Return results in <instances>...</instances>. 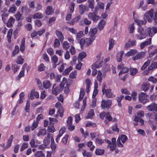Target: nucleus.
<instances>
[{"label":"nucleus","instance_id":"f257e3e1","mask_svg":"<svg viewBox=\"0 0 157 157\" xmlns=\"http://www.w3.org/2000/svg\"><path fill=\"white\" fill-rule=\"evenodd\" d=\"M137 32L139 33L137 34V36L136 37L137 39L140 38V39H142L145 38L147 36L145 31L143 28L141 26H139L137 29Z\"/></svg>","mask_w":157,"mask_h":157},{"label":"nucleus","instance_id":"f03ea898","mask_svg":"<svg viewBox=\"0 0 157 157\" xmlns=\"http://www.w3.org/2000/svg\"><path fill=\"white\" fill-rule=\"evenodd\" d=\"M128 139L127 136L124 135H122L119 136L117 141V144L119 147H123V145L121 142V140L123 143H124L125 141Z\"/></svg>","mask_w":157,"mask_h":157},{"label":"nucleus","instance_id":"7ed1b4c3","mask_svg":"<svg viewBox=\"0 0 157 157\" xmlns=\"http://www.w3.org/2000/svg\"><path fill=\"white\" fill-rule=\"evenodd\" d=\"M154 10L153 9H151L148 12L144 14V16L145 18V19L147 20V21L149 22H151L152 17L153 16V13Z\"/></svg>","mask_w":157,"mask_h":157},{"label":"nucleus","instance_id":"20e7f679","mask_svg":"<svg viewBox=\"0 0 157 157\" xmlns=\"http://www.w3.org/2000/svg\"><path fill=\"white\" fill-rule=\"evenodd\" d=\"M157 68V61L151 63V65L147 68V70H146L142 73L143 75H146L149 73L150 71H152L154 68Z\"/></svg>","mask_w":157,"mask_h":157},{"label":"nucleus","instance_id":"39448f33","mask_svg":"<svg viewBox=\"0 0 157 157\" xmlns=\"http://www.w3.org/2000/svg\"><path fill=\"white\" fill-rule=\"evenodd\" d=\"M93 41V40H80L79 43L81 45V49H83V46L87 47L91 44Z\"/></svg>","mask_w":157,"mask_h":157},{"label":"nucleus","instance_id":"423d86ee","mask_svg":"<svg viewBox=\"0 0 157 157\" xmlns=\"http://www.w3.org/2000/svg\"><path fill=\"white\" fill-rule=\"evenodd\" d=\"M147 95L144 93H142L140 94L138 96L139 101L143 104H145L147 102Z\"/></svg>","mask_w":157,"mask_h":157},{"label":"nucleus","instance_id":"0eeeda50","mask_svg":"<svg viewBox=\"0 0 157 157\" xmlns=\"http://www.w3.org/2000/svg\"><path fill=\"white\" fill-rule=\"evenodd\" d=\"M111 104V101L110 100H102L101 101V107L103 109L105 108L109 109L110 108Z\"/></svg>","mask_w":157,"mask_h":157},{"label":"nucleus","instance_id":"6e6552de","mask_svg":"<svg viewBox=\"0 0 157 157\" xmlns=\"http://www.w3.org/2000/svg\"><path fill=\"white\" fill-rule=\"evenodd\" d=\"M88 17L90 19L94 22L97 21L99 19V17L97 15V13H95V12L89 13Z\"/></svg>","mask_w":157,"mask_h":157},{"label":"nucleus","instance_id":"1a4fd4ad","mask_svg":"<svg viewBox=\"0 0 157 157\" xmlns=\"http://www.w3.org/2000/svg\"><path fill=\"white\" fill-rule=\"evenodd\" d=\"M146 53V52H141L136 54V56L132 57V59L133 60L136 61L139 59H142L145 56Z\"/></svg>","mask_w":157,"mask_h":157},{"label":"nucleus","instance_id":"9d476101","mask_svg":"<svg viewBox=\"0 0 157 157\" xmlns=\"http://www.w3.org/2000/svg\"><path fill=\"white\" fill-rule=\"evenodd\" d=\"M55 106L56 108H59L58 111V113L60 117H62L63 116V109L62 108V106L61 104L59 102H57Z\"/></svg>","mask_w":157,"mask_h":157},{"label":"nucleus","instance_id":"9b49d317","mask_svg":"<svg viewBox=\"0 0 157 157\" xmlns=\"http://www.w3.org/2000/svg\"><path fill=\"white\" fill-rule=\"evenodd\" d=\"M147 108L150 111H157V104L155 103H152L147 107Z\"/></svg>","mask_w":157,"mask_h":157},{"label":"nucleus","instance_id":"f8f14e48","mask_svg":"<svg viewBox=\"0 0 157 157\" xmlns=\"http://www.w3.org/2000/svg\"><path fill=\"white\" fill-rule=\"evenodd\" d=\"M55 85V84H54L53 85L52 91V93L53 94H55L56 95L58 94H59L61 91L63 89L59 86L56 87L54 88V87Z\"/></svg>","mask_w":157,"mask_h":157},{"label":"nucleus","instance_id":"ddd939ff","mask_svg":"<svg viewBox=\"0 0 157 157\" xmlns=\"http://www.w3.org/2000/svg\"><path fill=\"white\" fill-rule=\"evenodd\" d=\"M97 32L96 28H91L89 33V36L92 38H95Z\"/></svg>","mask_w":157,"mask_h":157},{"label":"nucleus","instance_id":"4468645a","mask_svg":"<svg viewBox=\"0 0 157 157\" xmlns=\"http://www.w3.org/2000/svg\"><path fill=\"white\" fill-rule=\"evenodd\" d=\"M150 84L148 82H146L143 83L141 86L142 90L145 92L147 91L149 88Z\"/></svg>","mask_w":157,"mask_h":157},{"label":"nucleus","instance_id":"2eb2a0df","mask_svg":"<svg viewBox=\"0 0 157 157\" xmlns=\"http://www.w3.org/2000/svg\"><path fill=\"white\" fill-rule=\"evenodd\" d=\"M106 24V21L104 20H101L98 24V28L100 31L102 30Z\"/></svg>","mask_w":157,"mask_h":157},{"label":"nucleus","instance_id":"dca6fc26","mask_svg":"<svg viewBox=\"0 0 157 157\" xmlns=\"http://www.w3.org/2000/svg\"><path fill=\"white\" fill-rule=\"evenodd\" d=\"M123 51H120L117 53V59L118 62H121L122 61L123 55L124 54Z\"/></svg>","mask_w":157,"mask_h":157},{"label":"nucleus","instance_id":"f3484780","mask_svg":"<svg viewBox=\"0 0 157 157\" xmlns=\"http://www.w3.org/2000/svg\"><path fill=\"white\" fill-rule=\"evenodd\" d=\"M137 53V50L136 49H132L128 52L125 54V56L127 57L133 56L136 54Z\"/></svg>","mask_w":157,"mask_h":157},{"label":"nucleus","instance_id":"a211bd4d","mask_svg":"<svg viewBox=\"0 0 157 157\" xmlns=\"http://www.w3.org/2000/svg\"><path fill=\"white\" fill-rule=\"evenodd\" d=\"M144 20H142L140 19H136L135 20L136 22L137 23L138 25L140 26L143 25H145L147 23V21L145 18H144Z\"/></svg>","mask_w":157,"mask_h":157},{"label":"nucleus","instance_id":"6ab92c4d","mask_svg":"<svg viewBox=\"0 0 157 157\" xmlns=\"http://www.w3.org/2000/svg\"><path fill=\"white\" fill-rule=\"evenodd\" d=\"M54 11L52 6H48L47 7L45 10V13L47 15L52 14L53 13Z\"/></svg>","mask_w":157,"mask_h":157},{"label":"nucleus","instance_id":"aec40b11","mask_svg":"<svg viewBox=\"0 0 157 157\" xmlns=\"http://www.w3.org/2000/svg\"><path fill=\"white\" fill-rule=\"evenodd\" d=\"M104 93H105L107 97L108 98H113L114 96L111 92V90L110 89H108L105 90Z\"/></svg>","mask_w":157,"mask_h":157},{"label":"nucleus","instance_id":"412c9836","mask_svg":"<svg viewBox=\"0 0 157 157\" xmlns=\"http://www.w3.org/2000/svg\"><path fill=\"white\" fill-rule=\"evenodd\" d=\"M136 44V41L135 40H129L128 42L125 44V46L126 48H128L130 46H133L135 45Z\"/></svg>","mask_w":157,"mask_h":157},{"label":"nucleus","instance_id":"4be33fe9","mask_svg":"<svg viewBox=\"0 0 157 157\" xmlns=\"http://www.w3.org/2000/svg\"><path fill=\"white\" fill-rule=\"evenodd\" d=\"M151 40H149L142 43L140 45V48L142 49L145 46L150 44L151 43Z\"/></svg>","mask_w":157,"mask_h":157},{"label":"nucleus","instance_id":"5701e85b","mask_svg":"<svg viewBox=\"0 0 157 157\" xmlns=\"http://www.w3.org/2000/svg\"><path fill=\"white\" fill-rule=\"evenodd\" d=\"M86 6L83 5L81 4L79 5V10L80 13L81 14H82L85 13V11L86 10Z\"/></svg>","mask_w":157,"mask_h":157},{"label":"nucleus","instance_id":"b1692460","mask_svg":"<svg viewBox=\"0 0 157 157\" xmlns=\"http://www.w3.org/2000/svg\"><path fill=\"white\" fill-rule=\"evenodd\" d=\"M43 86L45 89H48L51 87V84L50 81L48 80H45L43 82Z\"/></svg>","mask_w":157,"mask_h":157},{"label":"nucleus","instance_id":"393cba45","mask_svg":"<svg viewBox=\"0 0 157 157\" xmlns=\"http://www.w3.org/2000/svg\"><path fill=\"white\" fill-rule=\"evenodd\" d=\"M50 135L48 133L47 134V136L46 137L45 139L44 140V144L45 145H48L50 143Z\"/></svg>","mask_w":157,"mask_h":157},{"label":"nucleus","instance_id":"a878e982","mask_svg":"<svg viewBox=\"0 0 157 157\" xmlns=\"http://www.w3.org/2000/svg\"><path fill=\"white\" fill-rule=\"evenodd\" d=\"M51 148L52 150H55L56 148V144L54 143L53 137L51 136Z\"/></svg>","mask_w":157,"mask_h":157},{"label":"nucleus","instance_id":"bb28decb","mask_svg":"<svg viewBox=\"0 0 157 157\" xmlns=\"http://www.w3.org/2000/svg\"><path fill=\"white\" fill-rule=\"evenodd\" d=\"M19 52V47L18 46H15V49L13 52L12 54V56H14L16 54H18Z\"/></svg>","mask_w":157,"mask_h":157},{"label":"nucleus","instance_id":"cd10ccee","mask_svg":"<svg viewBox=\"0 0 157 157\" xmlns=\"http://www.w3.org/2000/svg\"><path fill=\"white\" fill-rule=\"evenodd\" d=\"M15 20L14 19L11 17L8 20L7 24V25L8 27H11L12 26V24L14 22Z\"/></svg>","mask_w":157,"mask_h":157},{"label":"nucleus","instance_id":"c85d7f7f","mask_svg":"<svg viewBox=\"0 0 157 157\" xmlns=\"http://www.w3.org/2000/svg\"><path fill=\"white\" fill-rule=\"evenodd\" d=\"M98 86V85L97 82L96 81V82H95V88L93 92V95H92L93 98L95 97L96 94L98 93V90L97 89Z\"/></svg>","mask_w":157,"mask_h":157},{"label":"nucleus","instance_id":"c756f323","mask_svg":"<svg viewBox=\"0 0 157 157\" xmlns=\"http://www.w3.org/2000/svg\"><path fill=\"white\" fill-rule=\"evenodd\" d=\"M56 33L59 39H63L64 38L61 31L57 30L56 31Z\"/></svg>","mask_w":157,"mask_h":157},{"label":"nucleus","instance_id":"7c9ffc66","mask_svg":"<svg viewBox=\"0 0 157 157\" xmlns=\"http://www.w3.org/2000/svg\"><path fill=\"white\" fill-rule=\"evenodd\" d=\"M95 153L97 155H102L104 154V150L103 149L97 148L96 150Z\"/></svg>","mask_w":157,"mask_h":157},{"label":"nucleus","instance_id":"2f4dec72","mask_svg":"<svg viewBox=\"0 0 157 157\" xmlns=\"http://www.w3.org/2000/svg\"><path fill=\"white\" fill-rule=\"evenodd\" d=\"M97 78V80L99 82H101V81L103 79V76L102 75V73L100 70H99L98 71Z\"/></svg>","mask_w":157,"mask_h":157},{"label":"nucleus","instance_id":"473e14b6","mask_svg":"<svg viewBox=\"0 0 157 157\" xmlns=\"http://www.w3.org/2000/svg\"><path fill=\"white\" fill-rule=\"evenodd\" d=\"M86 56V54L84 52H82L78 55V60L81 61Z\"/></svg>","mask_w":157,"mask_h":157},{"label":"nucleus","instance_id":"72a5a7b5","mask_svg":"<svg viewBox=\"0 0 157 157\" xmlns=\"http://www.w3.org/2000/svg\"><path fill=\"white\" fill-rule=\"evenodd\" d=\"M35 155L37 157H44L45 155L43 153L42 151H38L36 152Z\"/></svg>","mask_w":157,"mask_h":157},{"label":"nucleus","instance_id":"f704fd0d","mask_svg":"<svg viewBox=\"0 0 157 157\" xmlns=\"http://www.w3.org/2000/svg\"><path fill=\"white\" fill-rule=\"evenodd\" d=\"M130 75L132 76L135 75L137 73L138 71L135 68H130Z\"/></svg>","mask_w":157,"mask_h":157},{"label":"nucleus","instance_id":"c9c22d12","mask_svg":"<svg viewBox=\"0 0 157 157\" xmlns=\"http://www.w3.org/2000/svg\"><path fill=\"white\" fill-rule=\"evenodd\" d=\"M151 63V60H148L146 62L143 64L141 67V70H144L147 66H148Z\"/></svg>","mask_w":157,"mask_h":157},{"label":"nucleus","instance_id":"e433bc0d","mask_svg":"<svg viewBox=\"0 0 157 157\" xmlns=\"http://www.w3.org/2000/svg\"><path fill=\"white\" fill-rule=\"evenodd\" d=\"M46 130L45 128L41 129L39 131V132L37 133V136H39L40 135L44 136L46 133Z\"/></svg>","mask_w":157,"mask_h":157},{"label":"nucleus","instance_id":"4c0bfd02","mask_svg":"<svg viewBox=\"0 0 157 157\" xmlns=\"http://www.w3.org/2000/svg\"><path fill=\"white\" fill-rule=\"evenodd\" d=\"M24 60L21 56H19L17 57L16 63L18 64H22L24 63Z\"/></svg>","mask_w":157,"mask_h":157},{"label":"nucleus","instance_id":"58836bf2","mask_svg":"<svg viewBox=\"0 0 157 157\" xmlns=\"http://www.w3.org/2000/svg\"><path fill=\"white\" fill-rule=\"evenodd\" d=\"M30 106V101L28 99L27 101L26 106L25 108V110L26 112L29 113Z\"/></svg>","mask_w":157,"mask_h":157},{"label":"nucleus","instance_id":"ea45409f","mask_svg":"<svg viewBox=\"0 0 157 157\" xmlns=\"http://www.w3.org/2000/svg\"><path fill=\"white\" fill-rule=\"evenodd\" d=\"M43 16L42 14L40 13H35L33 16V17L34 19H41L42 18Z\"/></svg>","mask_w":157,"mask_h":157},{"label":"nucleus","instance_id":"a19ab883","mask_svg":"<svg viewBox=\"0 0 157 157\" xmlns=\"http://www.w3.org/2000/svg\"><path fill=\"white\" fill-rule=\"evenodd\" d=\"M15 16L17 21L23 19V17L22 15L21 14H20L19 12H18L15 14Z\"/></svg>","mask_w":157,"mask_h":157},{"label":"nucleus","instance_id":"79ce46f5","mask_svg":"<svg viewBox=\"0 0 157 157\" xmlns=\"http://www.w3.org/2000/svg\"><path fill=\"white\" fill-rule=\"evenodd\" d=\"M92 144L93 142L91 141L88 142L86 143L87 145L90 147V150L91 151H93L95 148V146L94 145L92 146Z\"/></svg>","mask_w":157,"mask_h":157},{"label":"nucleus","instance_id":"37998d69","mask_svg":"<svg viewBox=\"0 0 157 157\" xmlns=\"http://www.w3.org/2000/svg\"><path fill=\"white\" fill-rule=\"evenodd\" d=\"M129 69L128 67H123L122 70L119 73V75H120L122 73H125L128 71Z\"/></svg>","mask_w":157,"mask_h":157},{"label":"nucleus","instance_id":"c03bdc74","mask_svg":"<svg viewBox=\"0 0 157 157\" xmlns=\"http://www.w3.org/2000/svg\"><path fill=\"white\" fill-rule=\"evenodd\" d=\"M89 4V8L93 9L94 7V0H88V1Z\"/></svg>","mask_w":157,"mask_h":157},{"label":"nucleus","instance_id":"a18cd8bd","mask_svg":"<svg viewBox=\"0 0 157 157\" xmlns=\"http://www.w3.org/2000/svg\"><path fill=\"white\" fill-rule=\"evenodd\" d=\"M128 29L129 33H133L134 30V23H132L128 27Z\"/></svg>","mask_w":157,"mask_h":157},{"label":"nucleus","instance_id":"49530a36","mask_svg":"<svg viewBox=\"0 0 157 157\" xmlns=\"http://www.w3.org/2000/svg\"><path fill=\"white\" fill-rule=\"evenodd\" d=\"M17 10V8L14 4H13L9 9V12L13 13H14Z\"/></svg>","mask_w":157,"mask_h":157},{"label":"nucleus","instance_id":"de8ad7c7","mask_svg":"<svg viewBox=\"0 0 157 157\" xmlns=\"http://www.w3.org/2000/svg\"><path fill=\"white\" fill-rule=\"evenodd\" d=\"M94 115V111L93 109H91L89 112L86 118H91Z\"/></svg>","mask_w":157,"mask_h":157},{"label":"nucleus","instance_id":"09e8293b","mask_svg":"<svg viewBox=\"0 0 157 157\" xmlns=\"http://www.w3.org/2000/svg\"><path fill=\"white\" fill-rule=\"evenodd\" d=\"M115 44L114 40H109V49H110L113 48Z\"/></svg>","mask_w":157,"mask_h":157},{"label":"nucleus","instance_id":"8fccbe9b","mask_svg":"<svg viewBox=\"0 0 157 157\" xmlns=\"http://www.w3.org/2000/svg\"><path fill=\"white\" fill-rule=\"evenodd\" d=\"M82 155L83 156H86V157H91L92 156L90 152H86V150L83 151Z\"/></svg>","mask_w":157,"mask_h":157},{"label":"nucleus","instance_id":"3c124183","mask_svg":"<svg viewBox=\"0 0 157 157\" xmlns=\"http://www.w3.org/2000/svg\"><path fill=\"white\" fill-rule=\"evenodd\" d=\"M72 67L71 66L69 67L68 68L65 69L63 73V75H66L68 74L69 72L72 69Z\"/></svg>","mask_w":157,"mask_h":157},{"label":"nucleus","instance_id":"603ef678","mask_svg":"<svg viewBox=\"0 0 157 157\" xmlns=\"http://www.w3.org/2000/svg\"><path fill=\"white\" fill-rule=\"evenodd\" d=\"M38 122L37 121H34L32 126L31 127V130L33 131L38 126Z\"/></svg>","mask_w":157,"mask_h":157},{"label":"nucleus","instance_id":"864d4df0","mask_svg":"<svg viewBox=\"0 0 157 157\" xmlns=\"http://www.w3.org/2000/svg\"><path fill=\"white\" fill-rule=\"evenodd\" d=\"M25 40H22V41H21V45L20 46V49L21 52H23L25 50Z\"/></svg>","mask_w":157,"mask_h":157},{"label":"nucleus","instance_id":"5fc2aeb1","mask_svg":"<svg viewBox=\"0 0 157 157\" xmlns=\"http://www.w3.org/2000/svg\"><path fill=\"white\" fill-rule=\"evenodd\" d=\"M95 141L97 144L100 145L103 144L104 142V140H102L98 138H96L95 139Z\"/></svg>","mask_w":157,"mask_h":157},{"label":"nucleus","instance_id":"6e6d98bb","mask_svg":"<svg viewBox=\"0 0 157 157\" xmlns=\"http://www.w3.org/2000/svg\"><path fill=\"white\" fill-rule=\"evenodd\" d=\"M147 34L149 37H152L154 36V34L151 32V29L150 28H148L147 29Z\"/></svg>","mask_w":157,"mask_h":157},{"label":"nucleus","instance_id":"4d7b16f0","mask_svg":"<svg viewBox=\"0 0 157 157\" xmlns=\"http://www.w3.org/2000/svg\"><path fill=\"white\" fill-rule=\"evenodd\" d=\"M105 118L108 120L109 121H111L112 120V118L109 114V112L106 113Z\"/></svg>","mask_w":157,"mask_h":157},{"label":"nucleus","instance_id":"13d9d810","mask_svg":"<svg viewBox=\"0 0 157 157\" xmlns=\"http://www.w3.org/2000/svg\"><path fill=\"white\" fill-rule=\"evenodd\" d=\"M63 48L66 49H68L70 47L69 43L66 41L63 42Z\"/></svg>","mask_w":157,"mask_h":157},{"label":"nucleus","instance_id":"bf43d9fd","mask_svg":"<svg viewBox=\"0 0 157 157\" xmlns=\"http://www.w3.org/2000/svg\"><path fill=\"white\" fill-rule=\"evenodd\" d=\"M28 147V144L27 143L25 142L24 143L21 147V151H23L24 149L27 148Z\"/></svg>","mask_w":157,"mask_h":157},{"label":"nucleus","instance_id":"052dcab7","mask_svg":"<svg viewBox=\"0 0 157 157\" xmlns=\"http://www.w3.org/2000/svg\"><path fill=\"white\" fill-rule=\"evenodd\" d=\"M148 80L149 81L152 82L154 83L155 84L157 83V79L154 78V77L152 76L148 78Z\"/></svg>","mask_w":157,"mask_h":157},{"label":"nucleus","instance_id":"680f3d73","mask_svg":"<svg viewBox=\"0 0 157 157\" xmlns=\"http://www.w3.org/2000/svg\"><path fill=\"white\" fill-rule=\"evenodd\" d=\"M51 59L53 63H56L58 60V57L55 55L53 56Z\"/></svg>","mask_w":157,"mask_h":157},{"label":"nucleus","instance_id":"e2e57ef3","mask_svg":"<svg viewBox=\"0 0 157 157\" xmlns=\"http://www.w3.org/2000/svg\"><path fill=\"white\" fill-rule=\"evenodd\" d=\"M68 137L69 136L68 135H66L62 139V142L64 144H67Z\"/></svg>","mask_w":157,"mask_h":157},{"label":"nucleus","instance_id":"0e129e2a","mask_svg":"<svg viewBox=\"0 0 157 157\" xmlns=\"http://www.w3.org/2000/svg\"><path fill=\"white\" fill-rule=\"evenodd\" d=\"M60 45L59 40H55L54 42L53 45L54 47H58Z\"/></svg>","mask_w":157,"mask_h":157},{"label":"nucleus","instance_id":"69168bd1","mask_svg":"<svg viewBox=\"0 0 157 157\" xmlns=\"http://www.w3.org/2000/svg\"><path fill=\"white\" fill-rule=\"evenodd\" d=\"M67 82V79L65 78H63V81L61 83L59 86L61 87V88L63 89V88L64 87L65 84Z\"/></svg>","mask_w":157,"mask_h":157},{"label":"nucleus","instance_id":"338daca9","mask_svg":"<svg viewBox=\"0 0 157 157\" xmlns=\"http://www.w3.org/2000/svg\"><path fill=\"white\" fill-rule=\"evenodd\" d=\"M48 131L49 132H53L55 131V129L53 125L48 126Z\"/></svg>","mask_w":157,"mask_h":157},{"label":"nucleus","instance_id":"774afa93","mask_svg":"<svg viewBox=\"0 0 157 157\" xmlns=\"http://www.w3.org/2000/svg\"><path fill=\"white\" fill-rule=\"evenodd\" d=\"M148 53L150 57H151L157 53V48L155 49L153 51H150Z\"/></svg>","mask_w":157,"mask_h":157}]
</instances>
